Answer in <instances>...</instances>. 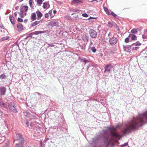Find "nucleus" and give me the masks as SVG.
<instances>
[{
    "instance_id": "obj_43",
    "label": "nucleus",
    "mask_w": 147,
    "mask_h": 147,
    "mask_svg": "<svg viewBox=\"0 0 147 147\" xmlns=\"http://www.w3.org/2000/svg\"><path fill=\"white\" fill-rule=\"evenodd\" d=\"M111 14L114 17H116L117 16V15L115 14L114 12H111Z\"/></svg>"
},
{
    "instance_id": "obj_58",
    "label": "nucleus",
    "mask_w": 147,
    "mask_h": 147,
    "mask_svg": "<svg viewBox=\"0 0 147 147\" xmlns=\"http://www.w3.org/2000/svg\"><path fill=\"white\" fill-rule=\"evenodd\" d=\"M23 0H19V1H20V2H21V1H22Z\"/></svg>"
},
{
    "instance_id": "obj_12",
    "label": "nucleus",
    "mask_w": 147,
    "mask_h": 147,
    "mask_svg": "<svg viewBox=\"0 0 147 147\" xmlns=\"http://www.w3.org/2000/svg\"><path fill=\"white\" fill-rule=\"evenodd\" d=\"M131 48L130 46L129 45H126L123 46V49L124 51L127 52H129L130 51Z\"/></svg>"
},
{
    "instance_id": "obj_9",
    "label": "nucleus",
    "mask_w": 147,
    "mask_h": 147,
    "mask_svg": "<svg viewBox=\"0 0 147 147\" xmlns=\"http://www.w3.org/2000/svg\"><path fill=\"white\" fill-rule=\"evenodd\" d=\"M28 7L27 6H21L20 9V11H22L23 13L26 12L28 9Z\"/></svg>"
},
{
    "instance_id": "obj_53",
    "label": "nucleus",
    "mask_w": 147,
    "mask_h": 147,
    "mask_svg": "<svg viewBox=\"0 0 147 147\" xmlns=\"http://www.w3.org/2000/svg\"><path fill=\"white\" fill-rule=\"evenodd\" d=\"M144 33H147V30H144Z\"/></svg>"
},
{
    "instance_id": "obj_6",
    "label": "nucleus",
    "mask_w": 147,
    "mask_h": 147,
    "mask_svg": "<svg viewBox=\"0 0 147 147\" xmlns=\"http://www.w3.org/2000/svg\"><path fill=\"white\" fill-rule=\"evenodd\" d=\"M117 39L116 37H112L109 40V42L112 45H115L117 42Z\"/></svg>"
},
{
    "instance_id": "obj_8",
    "label": "nucleus",
    "mask_w": 147,
    "mask_h": 147,
    "mask_svg": "<svg viewBox=\"0 0 147 147\" xmlns=\"http://www.w3.org/2000/svg\"><path fill=\"white\" fill-rule=\"evenodd\" d=\"M49 25L52 27L54 26H59V23L57 21L53 20L51 21L49 23Z\"/></svg>"
},
{
    "instance_id": "obj_45",
    "label": "nucleus",
    "mask_w": 147,
    "mask_h": 147,
    "mask_svg": "<svg viewBox=\"0 0 147 147\" xmlns=\"http://www.w3.org/2000/svg\"><path fill=\"white\" fill-rule=\"evenodd\" d=\"M5 37H3V38H2L0 40V41H3V40H5Z\"/></svg>"
},
{
    "instance_id": "obj_39",
    "label": "nucleus",
    "mask_w": 147,
    "mask_h": 147,
    "mask_svg": "<svg viewBox=\"0 0 147 147\" xmlns=\"http://www.w3.org/2000/svg\"><path fill=\"white\" fill-rule=\"evenodd\" d=\"M65 18L67 20H69L71 19L70 17L67 15L65 16Z\"/></svg>"
},
{
    "instance_id": "obj_63",
    "label": "nucleus",
    "mask_w": 147,
    "mask_h": 147,
    "mask_svg": "<svg viewBox=\"0 0 147 147\" xmlns=\"http://www.w3.org/2000/svg\"><path fill=\"white\" fill-rule=\"evenodd\" d=\"M53 17V16L52 17L51 16V18H52Z\"/></svg>"
},
{
    "instance_id": "obj_23",
    "label": "nucleus",
    "mask_w": 147,
    "mask_h": 147,
    "mask_svg": "<svg viewBox=\"0 0 147 147\" xmlns=\"http://www.w3.org/2000/svg\"><path fill=\"white\" fill-rule=\"evenodd\" d=\"M0 105L2 107L6 108V105L3 101H0Z\"/></svg>"
},
{
    "instance_id": "obj_3",
    "label": "nucleus",
    "mask_w": 147,
    "mask_h": 147,
    "mask_svg": "<svg viewBox=\"0 0 147 147\" xmlns=\"http://www.w3.org/2000/svg\"><path fill=\"white\" fill-rule=\"evenodd\" d=\"M14 140V142L16 143V147H22L24 143V139L21 134H16Z\"/></svg>"
},
{
    "instance_id": "obj_59",
    "label": "nucleus",
    "mask_w": 147,
    "mask_h": 147,
    "mask_svg": "<svg viewBox=\"0 0 147 147\" xmlns=\"http://www.w3.org/2000/svg\"><path fill=\"white\" fill-rule=\"evenodd\" d=\"M3 26H0V27L1 28H3Z\"/></svg>"
},
{
    "instance_id": "obj_44",
    "label": "nucleus",
    "mask_w": 147,
    "mask_h": 147,
    "mask_svg": "<svg viewBox=\"0 0 147 147\" xmlns=\"http://www.w3.org/2000/svg\"><path fill=\"white\" fill-rule=\"evenodd\" d=\"M52 10H50L49 12V14L51 16V15H52Z\"/></svg>"
},
{
    "instance_id": "obj_17",
    "label": "nucleus",
    "mask_w": 147,
    "mask_h": 147,
    "mask_svg": "<svg viewBox=\"0 0 147 147\" xmlns=\"http://www.w3.org/2000/svg\"><path fill=\"white\" fill-rule=\"evenodd\" d=\"M0 92L1 94L2 95H4L5 94L6 91V88L4 87L0 88Z\"/></svg>"
},
{
    "instance_id": "obj_55",
    "label": "nucleus",
    "mask_w": 147,
    "mask_h": 147,
    "mask_svg": "<svg viewBox=\"0 0 147 147\" xmlns=\"http://www.w3.org/2000/svg\"><path fill=\"white\" fill-rule=\"evenodd\" d=\"M90 18H93V19L96 18H94L91 17H90V18L88 19V20H89Z\"/></svg>"
},
{
    "instance_id": "obj_2",
    "label": "nucleus",
    "mask_w": 147,
    "mask_h": 147,
    "mask_svg": "<svg viewBox=\"0 0 147 147\" xmlns=\"http://www.w3.org/2000/svg\"><path fill=\"white\" fill-rule=\"evenodd\" d=\"M147 122V110L145 112L138 115V128Z\"/></svg>"
},
{
    "instance_id": "obj_20",
    "label": "nucleus",
    "mask_w": 147,
    "mask_h": 147,
    "mask_svg": "<svg viewBox=\"0 0 147 147\" xmlns=\"http://www.w3.org/2000/svg\"><path fill=\"white\" fill-rule=\"evenodd\" d=\"M36 13L38 17L41 18L42 16L41 12L39 11H37L36 12Z\"/></svg>"
},
{
    "instance_id": "obj_32",
    "label": "nucleus",
    "mask_w": 147,
    "mask_h": 147,
    "mask_svg": "<svg viewBox=\"0 0 147 147\" xmlns=\"http://www.w3.org/2000/svg\"><path fill=\"white\" fill-rule=\"evenodd\" d=\"M107 26L109 27H112V23L110 22H109L107 24Z\"/></svg>"
},
{
    "instance_id": "obj_15",
    "label": "nucleus",
    "mask_w": 147,
    "mask_h": 147,
    "mask_svg": "<svg viewBox=\"0 0 147 147\" xmlns=\"http://www.w3.org/2000/svg\"><path fill=\"white\" fill-rule=\"evenodd\" d=\"M30 18L33 21L36 19V14L35 13H33L31 14Z\"/></svg>"
},
{
    "instance_id": "obj_25",
    "label": "nucleus",
    "mask_w": 147,
    "mask_h": 147,
    "mask_svg": "<svg viewBox=\"0 0 147 147\" xmlns=\"http://www.w3.org/2000/svg\"><path fill=\"white\" fill-rule=\"evenodd\" d=\"M131 32L133 34L137 33H138L137 29H133L131 30Z\"/></svg>"
},
{
    "instance_id": "obj_50",
    "label": "nucleus",
    "mask_w": 147,
    "mask_h": 147,
    "mask_svg": "<svg viewBox=\"0 0 147 147\" xmlns=\"http://www.w3.org/2000/svg\"><path fill=\"white\" fill-rule=\"evenodd\" d=\"M56 10H54L53 11V13L54 14H55L56 13Z\"/></svg>"
},
{
    "instance_id": "obj_40",
    "label": "nucleus",
    "mask_w": 147,
    "mask_h": 147,
    "mask_svg": "<svg viewBox=\"0 0 147 147\" xmlns=\"http://www.w3.org/2000/svg\"><path fill=\"white\" fill-rule=\"evenodd\" d=\"M146 36L145 35H144V34H142V38H143V39H147V37H146Z\"/></svg>"
},
{
    "instance_id": "obj_22",
    "label": "nucleus",
    "mask_w": 147,
    "mask_h": 147,
    "mask_svg": "<svg viewBox=\"0 0 147 147\" xmlns=\"http://www.w3.org/2000/svg\"><path fill=\"white\" fill-rule=\"evenodd\" d=\"M98 56L102 58L105 55V53H104L99 52L98 54Z\"/></svg>"
},
{
    "instance_id": "obj_57",
    "label": "nucleus",
    "mask_w": 147,
    "mask_h": 147,
    "mask_svg": "<svg viewBox=\"0 0 147 147\" xmlns=\"http://www.w3.org/2000/svg\"><path fill=\"white\" fill-rule=\"evenodd\" d=\"M26 15V13H24V16H25Z\"/></svg>"
},
{
    "instance_id": "obj_37",
    "label": "nucleus",
    "mask_w": 147,
    "mask_h": 147,
    "mask_svg": "<svg viewBox=\"0 0 147 147\" xmlns=\"http://www.w3.org/2000/svg\"><path fill=\"white\" fill-rule=\"evenodd\" d=\"M134 44L136 46H140L141 45V43H140L139 42H137L136 43Z\"/></svg>"
},
{
    "instance_id": "obj_30",
    "label": "nucleus",
    "mask_w": 147,
    "mask_h": 147,
    "mask_svg": "<svg viewBox=\"0 0 147 147\" xmlns=\"http://www.w3.org/2000/svg\"><path fill=\"white\" fill-rule=\"evenodd\" d=\"M17 21L18 22H23V20L19 18H18Z\"/></svg>"
},
{
    "instance_id": "obj_26",
    "label": "nucleus",
    "mask_w": 147,
    "mask_h": 147,
    "mask_svg": "<svg viewBox=\"0 0 147 147\" xmlns=\"http://www.w3.org/2000/svg\"><path fill=\"white\" fill-rule=\"evenodd\" d=\"M90 49L92 50V52L94 53H95L96 52V50L94 47H90Z\"/></svg>"
},
{
    "instance_id": "obj_28",
    "label": "nucleus",
    "mask_w": 147,
    "mask_h": 147,
    "mask_svg": "<svg viewBox=\"0 0 147 147\" xmlns=\"http://www.w3.org/2000/svg\"><path fill=\"white\" fill-rule=\"evenodd\" d=\"M103 8H104V11L106 12V13L107 14H109V10H108V9H107V8L106 7H104Z\"/></svg>"
},
{
    "instance_id": "obj_46",
    "label": "nucleus",
    "mask_w": 147,
    "mask_h": 147,
    "mask_svg": "<svg viewBox=\"0 0 147 147\" xmlns=\"http://www.w3.org/2000/svg\"><path fill=\"white\" fill-rule=\"evenodd\" d=\"M40 145L41 147H42V141L41 140H40Z\"/></svg>"
},
{
    "instance_id": "obj_49",
    "label": "nucleus",
    "mask_w": 147,
    "mask_h": 147,
    "mask_svg": "<svg viewBox=\"0 0 147 147\" xmlns=\"http://www.w3.org/2000/svg\"><path fill=\"white\" fill-rule=\"evenodd\" d=\"M29 4H30V6L31 7V5L32 4V3L31 2V1H29Z\"/></svg>"
},
{
    "instance_id": "obj_34",
    "label": "nucleus",
    "mask_w": 147,
    "mask_h": 147,
    "mask_svg": "<svg viewBox=\"0 0 147 147\" xmlns=\"http://www.w3.org/2000/svg\"><path fill=\"white\" fill-rule=\"evenodd\" d=\"M128 144V143L127 142V143H124L123 144L121 145V147H123L125 146H126Z\"/></svg>"
},
{
    "instance_id": "obj_61",
    "label": "nucleus",
    "mask_w": 147,
    "mask_h": 147,
    "mask_svg": "<svg viewBox=\"0 0 147 147\" xmlns=\"http://www.w3.org/2000/svg\"><path fill=\"white\" fill-rule=\"evenodd\" d=\"M146 37H147V35L146 36Z\"/></svg>"
},
{
    "instance_id": "obj_24",
    "label": "nucleus",
    "mask_w": 147,
    "mask_h": 147,
    "mask_svg": "<svg viewBox=\"0 0 147 147\" xmlns=\"http://www.w3.org/2000/svg\"><path fill=\"white\" fill-rule=\"evenodd\" d=\"M7 77V76L4 74H3L1 75V76H0V78L1 79H5V78H6Z\"/></svg>"
},
{
    "instance_id": "obj_35",
    "label": "nucleus",
    "mask_w": 147,
    "mask_h": 147,
    "mask_svg": "<svg viewBox=\"0 0 147 147\" xmlns=\"http://www.w3.org/2000/svg\"><path fill=\"white\" fill-rule=\"evenodd\" d=\"M82 16L84 17H87L88 16V15L86 13L82 14Z\"/></svg>"
},
{
    "instance_id": "obj_21",
    "label": "nucleus",
    "mask_w": 147,
    "mask_h": 147,
    "mask_svg": "<svg viewBox=\"0 0 147 147\" xmlns=\"http://www.w3.org/2000/svg\"><path fill=\"white\" fill-rule=\"evenodd\" d=\"M131 35V39L133 40H136L137 39V37L134 34H130L129 35V36H130Z\"/></svg>"
},
{
    "instance_id": "obj_33",
    "label": "nucleus",
    "mask_w": 147,
    "mask_h": 147,
    "mask_svg": "<svg viewBox=\"0 0 147 147\" xmlns=\"http://www.w3.org/2000/svg\"><path fill=\"white\" fill-rule=\"evenodd\" d=\"M37 2L38 4H41L42 3V0H37Z\"/></svg>"
},
{
    "instance_id": "obj_14",
    "label": "nucleus",
    "mask_w": 147,
    "mask_h": 147,
    "mask_svg": "<svg viewBox=\"0 0 147 147\" xmlns=\"http://www.w3.org/2000/svg\"><path fill=\"white\" fill-rule=\"evenodd\" d=\"M45 32H46L45 31H36L34 32L31 33V34L35 35H38L40 34L45 33Z\"/></svg>"
},
{
    "instance_id": "obj_31",
    "label": "nucleus",
    "mask_w": 147,
    "mask_h": 147,
    "mask_svg": "<svg viewBox=\"0 0 147 147\" xmlns=\"http://www.w3.org/2000/svg\"><path fill=\"white\" fill-rule=\"evenodd\" d=\"M139 49V47H135L132 48V50H137Z\"/></svg>"
},
{
    "instance_id": "obj_51",
    "label": "nucleus",
    "mask_w": 147,
    "mask_h": 147,
    "mask_svg": "<svg viewBox=\"0 0 147 147\" xmlns=\"http://www.w3.org/2000/svg\"><path fill=\"white\" fill-rule=\"evenodd\" d=\"M111 35V32H109V33L108 34V36H110Z\"/></svg>"
},
{
    "instance_id": "obj_36",
    "label": "nucleus",
    "mask_w": 147,
    "mask_h": 147,
    "mask_svg": "<svg viewBox=\"0 0 147 147\" xmlns=\"http://www.w3.org/2000/svg\"><path fill=\"white\" fill-rule=\"evenodd\" d=\"M125 42L126 43H128L129 42V38L128 37L126 38L125 40Z\"/></svg>"
},
{
    "instance_id": "obj_56",
    "label": "nucleus",
    "mask_w": 147,
    "mask_h": 147,
    "mask_svg": "<svg viewBox=\"0 0 147 147\" xmlns=\"http://www.w3.org/2000/svg\"><path fill=\"white\" fill-rule=\"evenodd\" d=\"M1 4H0V10L1 9Z\"/></svg>"
},
{
    "instance_id": "obj_18",
    "label": "nucleus",
    "mask_w": 147,
    "mask_h": 147,
    "mask_svg": "<svg viewBox=\"0 0 147 147\" xmlns=\"http://www.w3.org/2000/svg\"><path fill=\"white\" fill-rule=\"evenodd\" d=\"M10 20L11 21V23L14 24H15V21L14 19V18L13 15H11L9 17Z\"/></svg>"
},
{
    "instance_id": "obj_10",
    "label": "nucleus",
    "mask_w": 147,
    "mask_h": 147,
    "mask_svg": "<svg viewBox=\"0 0 147 147\" xmlns=\"http://www.w3.org/2000/svg\"><path fill=\"white\" fill-rule=\"evenodd\" d=\"M112 67V66L111 64H108L106 66L105 68V72H110Z\"/></svg>"
},
{
    "instance_id": "obj_11",
    "label": "nucleus",
    "mask_w": 147,
    "mask_h": 147,
    "mask_svg": "<svg viewBox=\"0 0 147 147\" xmlns=\"http://www.w3.org/2000/svg\"><path fill=\"white\" fill-rule=\"evenodd\" d=\"M82 2V0H72L71 3L73 4H78Z\"/></svg>"
},
{
    "instance_id": "obj_38",
    "label": "nucleus",
    "mask_w": 147,
    "mask_h": 147,
    "mask_svg": "<svg viewBox=\"0 0 147 147\" xmlns=\"http://www.w3.org/2000/svg\"><path fill=\"white\" fill-rule=\"evenodd\" d=\"M81 60L82 62H85V63L86 62V60L85 58L81 59Z\"/></svg>"
},
{
    "instance_id": "obj_52",
    "label": "nucleus",
    "mask_w": 147,
    "mask_h": 147,
    "mask_svg": "<svg viewBox=\"0 0 147 147\" xmlns=\"http://www.w3.org/2000/svg\"><path fill=\"white\" fill-rule=\"evenodd\" d=\"M14 14L16 16L17 15V13L16 12H15L14 13Z\"/></svg>"
},
{
    "instance_id": "obj_16",
    "label": "nucleus",
    "mask_w": 147,
    "mask_h": 147,
    "mask_svg": "<svg viewBox=\"0 0 147 147\" xmlns=\"http://www.w3.org/2000/svg\"><path fill=\"white\" fill-rule=\"evenodd\" d=\"M18 30L19 31H20L23 30V28L22 25L20 24H18L17 25Z\"/></svg>"
},
{
    "instance_id": "obj_60",
    "label": "nucleus",
    "mask_w": 147,
    "mask_h": 147,
    "mask_svg": "<svg viewBox=\"0 0 147 147\" xmlns=\"http://www.w3.org/2000/svg\"><path fill=\"white\" fill-rule=\"evenodd\" d=\"M95 0H93L92 1H95Z\"/></svg>"
},
{
    "instance_id": "obj_19",
    "label": "nucleus",
    "mask_w": 147,
    "mask_h": 147,
    "mask_svg": "<svg viewBox=\"0 0 147 147\" xmlns=\"http://www.w3.org/2000/svg\"><path fill=\"white\" fill-rule=\"evenodd\" d=\"M40 23V21H36L31 24V27L34 26Z\"/></svg>"
},
{
    "instance_id": "obj_42",
    "label": "nucleus",
    "mask_w": 147,
    "mask_h": 147,
    "mask_svg": "<svg viewBox=\"0 0 147 147\" xmlns=\"http://www.w3.org/2000/svg\"><path fill=\"white\" fill-rule=\"evenodd\" d=\"M45 17L46 18H47L49 17V14L48 13H47L45 14Z\"/></svg>"
},
{
    "instance_id": "obj_62",
    "label": "nucleus",
    "mask_w": 147,
    "mask_h": 147,
    "mask_svg": "<svg viewBox=\"0 0 147 147\" xmlns=\"http://www.w3.org/2000/svg\"><path fill=\"white\" fill-rule=\"evenodd\" d=\"M45 0H42V1H44Z\"/></svg>"
},
{
    "instance_id": "obj_41",
    "label": "nucleus",
    "mask_w": 147,
    "mask_h": 147,
    "mask_svg": "<svg viewBox=\"0 0 147 147\" xmlns=\"http://www.w3.org/2000/svg\"><path fill=\"white\" fill-rule=\"evenodd\" d=\"M48 45L49 47H54V45H53V44H48Z\"/></svg>"
},
{
    "instance_id": "obj_64",
    "label": "nucleus",
    "mask_w": 147,
    "mask_h": 147,
    "mask_svg": "<svg viewBox=\"0 0 147 147\" xmlns=\"http://www.w3.org/2000/svg\"><path fill=\"white\" fill-rule=\"evenodd\" d=\"M5 147H7V146H6Z\"/></svg>"
},
{
    "instance_id": "obj_13",
    "label": "nucleus",
    "mask_w": 147,
    "mask_h": 147,
    "mask_svg": "<svg viewBox=\"0 0 147 147\" xmlns=\"http://www.w3.org/2000/svg\"><path fill=\"white\" fill-rule=\"evenodd\" d=\"M43 8L44 9H47L49 8L50 5L47 2H44L43 3Z\"/></svg>"
},
{
    "instance_id": "obj_1",
    "label": "nucleus",
    "mask_w": 147,
    "mask_h": 147,
    "mask_svg": "<svg viewBox=\"0 0 147 147\" xmlns=\"http://www.w3.org/2000/svg\"><path fill=\"white\" fill-rule=\"evenodd\" d=\"M121 125H122L120 123L118 124L115 127L113 126L111 127H107L108 130L110 131L113 138L119 140L121 137V136L117 132L115 131V130H116L117 128Z\"/></svg>"
},
{
    "instance_id": "obj_47",
    "label": "nucleus",
    "mask_w": 147,
    "mask_h": 147,
    "mask_svg": "<svg viewBox=\"0 0 147 147\" xmlns=\"http://www.w3.org/2000/svg\"><path fill=\"white\" fill-rule=\"evenodd\" d=\"M28 21V20L27 19H26L24 20V22L25 23H26Z\"/></svg>"
},
{
    "instance_id": "obj_27",
    "label": "nucleus",
    "mask_w": 147,
    "mask_h": 147,
    "mask_svg": "<svg viewBox=\"0 0 147 147\" xmlns=\"http://www.w3.org/2000/svg\"><path fill=\"white\" fill-rule=\"evenodd\" d=\"M93 142L94 143H100V140L98 138H96V140H94Z\"/></svg>"
},
{
    "instance_id": "obj_29",
    "label": "nucleus",
    "mask_w": 147,
    "mask_h": 147,
    "mask_svg": "<svg viewBox=\"0 0 147 147\" xmlns=\"http://www.w3.org/2000/svg\"><path fill=\"white\" fill-rule=\"evenodd\" d=\"M19 13L20 15V16L21 18H23L24 17V13H23L22 11H20Z\"/></svg>"
},
{
    "instance_id": "obj_48",
    "label": "nucleus",
    "mask_w": 147,
    "mask_h": 147,
    "mask_svg": "<svg viewBox=\"0 0 147 147\" xmlns=\"http://www.w3.org/2000/svg\"><path fill=\"white\" fill-rule=\"evenodd\" d=\"M5 37V40H7L9 38V37L8 36H6Z\"/></svg>"
},
{
    "instance_id": "obj_54",
    "label": "nucleus",
    "mask_w": 147,
    "mask_h": 147,
    "mask_svg": "<svg viewBox=\"0 0 147 147\" xmlns=\"http://www.w3.org/2000/svg\"><path fill=\"white\" fill-rule=\"evenodd\" d=\"M18 7H15V9H18Z\"/></svg>"
},
{
    "instance_id": "obj_7",
    "label": "nucleus",
    "mask_w": 147,
    "mask_h": 147,
    "mask_svg": "<svg viewBox=\"0 0 147 147\" xmlns=\"http://www.w3.org/2000/svg\"><path fill=\"white\" fill-rule=\"evenodd\" d=\"M89 34L91 38H94L97 36V34L96 31L93 29H91L89 31Z\"/></svg>"
},
{
    "instance_id": "obj_5",
    "label": "nucleus",
    "mask_w": 147,
    "mask_h": 147,
    "mask_svg": "<svg viewBox=\"0 0 147 147\" xmlns=\"http://www.w3.org/2000/svg\"><path fill=\"white\" fill-rule=\"evenodd\" d=\"M104 141L102 143V144L104 145V147H107L110 143L112 141V140L109 139L107 137H105L104 138Z\"/></svg>"
},
{
    "instance_id": "obj_4",
    "label": "nucleus",
    "mask_w": 147,
    "mask_h": 147,
    "mask_svg": "<svg viewBox=\"0 0 147 147\" xmlns=\"http://www.w3.org/2000/svg\"><path fill=\"white\" fill-rule=\"evenodd\" d=\"M8 107L9 109L14 113H16L17 112V111L15 104L12 102H10L8 103Z\"/></svg>"
}]
</instances>
